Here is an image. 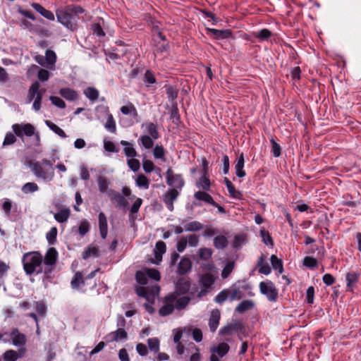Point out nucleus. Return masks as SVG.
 <instances>
[{"mask_svg":"<svg viewBox=\"0 0 361 361\" xmlns=\"http://www.w3.org/2000/svg\"><path fill=\"white\" fill-rule=\"evenodd\" d=\"M192 269V262L188 257H183L178 264L177 274L178 275H185Z\"/></svg>","mask_w":361,"mask_h":361,"instance_id":"f3484780","label":"nucleus"},{"mask_svg":"<svg viewBox=\"0 0 361 361\" xmlns=\"http://www.w3.org/2000/svg\"><path fill=\"white\" fill-rule=\"evenodd\" d=\"M260 236L262 242L267 245H274V242L271 236L270 235L268 231L264 229L260 231Z\"/></svg>","mask_w":361,"mask_h":361,"instance_id":"13d9d810","label":"nucleus"},{"mask_svg":"<svg viewBox=\"0 0 361 361\" xmlns=\"http://www.w3.org/2000/svg\"><path fill=\"white\" fill-rule=\"evenodd\" d=\"M20 357L19 353L14 350H6L3 354V358L7 361H16Z\"/></svg>","mask_w":361,"mask_h":361,"instance_id":"864d4df0","label":"nucleus"},{"mask_svg":"<svg viewBox=\"0 0 361 361\" xmlns=\"http://www.w3.org/2000/svg\"><path fill=\"white\" fill-rule=\"evenodd\" d=\"M260 293L265 295L269 301L276 302L279 297V291L274 283L269 280L262 281L259 285Z\"/></svg>","mask_w":361,"mask_h":361,"instance_id":"0eeeda50","label":"nucleus"},{"mask_svg":"<svg viewBox=\"0 0 361 361\" xmlns=\"http://www.w3.org/2000/svg\"><path fill=\"white\" fill-rule=\"evenodd\" d=\"M271 266L274 269L278 270L279 274H282L283 271V266L281 259H279L275 255H272L270 257Z\"/></svg>","mask_w":361,"mask_h":361,"instance_id":"37998d69","label":"nucleus"},{"mask_svg":"<svg viewBox=\"0 0 361 361\" xmlns=\"http://www.w3.org/2000/svg\"><path fill=\"white\" fill-rule=\"evenodd\" d=\"M160 290V288L158 286H152L151 290L147 293V296L143 297L147 302L153 303L155 299V295H157Z\"/></svg>","mask_w":361,"mask_h":361,"instance_id":"603ef678","label":"nucleus"},{"mask_svg":"<svg viewBox=\"0 0 361 361\" xmlns=\"http://www.w3.org/2000/svg\"><path fill=\"white\" fill-rule=\"evenodd\" d=\"M57 233L56 227H52L47 233L46 238L49 245H54L56 243Z\"/></svg>","mask_w":361,"mask_h":361,"instance_id":"8fccbe9b","label":"nucleus"},{"mask_svg":"<svg viewBox=\"0 0 361 361\" xmlns=\"http://www.w3.org/2000/svg\"><path fill=\"white\" fill-rule=\"evenodd\" d=\"M214 246L218 250H224L228 245V239L223 235H219L214 238Z\"/></svg>","mask_w":361,"mask_h":361,"instance_id":"473e14b6","label":"nucleus"},{"mask_svg":"<svg viewBox=\"0 0 361 361\" xmlns=\"http://www.w3.org/2000/svg\"><path fill=\"white\" fill-rule=\"evenodd\" d=\"M234 267L235 262L233 261L228 262L221 271V277L223 279L228 278L231 273L233 271Z\"/></svg>","mask_w":361,"mask_h":361,"instance_id":"6e6d98bb","label":"nucleus"},{"mask_svg":"<svg viewBox=\"0 0 361 361\" xmlns=\"http://www.w3.org/2000/svg\"><path fill=\"white\" fill-rule=\"evenodd\" d=\"M169 114L170 119L172 121V122L176 125H178V123L180 122V117L177 103H173L171 104Z\"/></svg>","mask_w":361,"mask_h":361,"instance_id":"f704fd0d","label":"nucleus"},{"mask_svg":"<svg viewBox=\"0 0 361 361\" xmlns=\"http://www.w3.org/2000/svg\"><path fill=\"white\" fill-rule=\"evenodd\" d=\"M99 228L101 237L105 239L108 233V224L106 217L103 212L99 214Z\"/></svg>","mask_w":361,"mask_h":361,"instance_id":"412c9836","label":"nucleus"},{"mask_svg":"<svg viewBox=\"0 0 361 361\" xmlns=\"http://www.w3.org/2000/svg\"><path fill=\"white\" fill-rule=\"evenodd\" d=\"M257 266L259 268L260 274L268 275L271 273V269L267 262H264V256L262 255L257 261Z\"/></svg>","mask_w":361,"mask_h":361,"instance_id":"7c9ffc66","label":"nucleus"},{"mask_svg":"<svg viewBox=\"0 0 361 361\" xmlns=\"http://www.w3.org/2000/svg\"><path fill=\"white\" fill-rule=\"evenodd\" d=\"M166 184L176 189H181L185 184L180 174H174L171 168H169L166 172Z\"/></svg>","mask_w":361,"mask_h":361,"instance_id":"6e6552de","label":"nucleus"},{"mask_svg":"<svg viewBox=\"0 0 361 361\" xmlns=\"http://www.w3.org/2000/svg\"><path fill=\"white\" fill-rule=\"evenodd\" d=\"M120 143L124 147L123 152L127 157L134 158L137 156V153L131 143L126 140H121Z\"/></svg>","mask_w":361,"mask_h":361,"instance_id":"c756f323","label":"nucleus"},{"mask_svg":"<svg viewBox=\"0 0 361 361\" xmlns=\"http://www.w3.org/2000/svg\"><path fill=\"white\" fill-rule=\"evenodd\" d=\"M99 256V248L95 246L90 245L82 252V259H87L90 257H98Z\"/></svg>","mask_w":361,"mask_h":361,"instance_id":"58836bf2","label":"nucleus"},{"mask_svg":"<svg viewBox=\"0 0 361 361\" xmlns=\"http://www.w3.org/2000/svg\"><path fill=\"white\" fill-rule=\"evenodd\" d=\"M105 128L109 131L110 133H114L116 131V126L115 120L112 116V114H108L107 120L106 123L104 124Z\"/></svg>","mask_w":361,"mask_h":361,"instance_id":"09e8293b","label":"nucleus"},{"mask_svg":"<svg viewBox=\"0 0 361 361\" xmlns=\"http://www.w3.org/2000/svg\"><path fill=\"white\" fill-rule=\"evenodd\" d=\"M255 306V302L251 300H245L242 301L238 305L235 307V312L238 313L242 314L248 310H252Z\"/></svg>","mask_w":361,"mask_h":361,"instance_id":"c85d7f7f","label":"nucleus"},{"mask_svg":"<svg viewBox=\"0 0 361 361\" xmlns=\"http://www.w3.org/2000/svg\"><path fill=\"white\" fill-rule=\"evenodd\" d=\"M196 185L197 188H202L205 191L209 190L211 182L208 175L202 174Z\"/></svg>","mask_w":361,"mask_h":361,"instance_id":"a19ab883","label":"nucleus"},{"mask_svg":"<svg viewBox=\"0 0 361 361\" xmlns=\"http://www.w3.org/2000/svg\"><path fill=\"white\" fill-rule=\"evenodd\" d=\"M84 12L85 9L82 6L71 4L57 8L56 10V16L57 21L67 30L75 32L78 28V16Z\"/></svg>","mask_w":361,"mask_h":361,"instance_id":"f257e3e1","label":"nucleus"},{"mask_svg":"<svg viewBox=\"0 0 361 361\" xmlns=\"http://www.w3.org/2000/svg\"><path fill=\"white\" fill-rule=\"evenodd\" d=\"M204 228L203 225L197 221H193L186 224L184 226L185 231L195 232L202 230Z\"/></svg>","mask_w":361,"mask_h":361,"instance_id":"c03bdc74","label":"nucleus"},{"mask_svg":"<svg viewBox=\"0 0 361 361\" xmlns=\"http://www.w3.org/2000/svg\"><path fill=\"white\" fill-rule=\"evenodd\" d=\"M45 124L49 128L50 130L54 131L56 134H57L59 136H60L62 138H66L67 137L66 133L62 130L61 128H59L57 125L54 123L52 121L46 120Z\"/></svg>","mask_w":361,"mask_h":361,"instance_id":"ea45409f","label":"nucleus"},{"mask_svg":"<svg viewBox=\"0 0 361 361\" xmlns=\"http://www.w3.org/2000/svg\"><path fill=\"white\" fill-rule=\"evenodd\" d=\"M71 216V210L68 207L62 208L54 214L55 220L59 223H64L68 221Z\"/></svg>","mask_w":361,"mask_h":361,"instance_id":"bb28decb","label":"nucleus"},{"mask_svg":"<svg viewBox=\"0 0 361 361\" xmlns=\"http://www.w3.org/2000/svg\"><path fill=\"white\" fill-rule=\"evenodd\" d=\"M244 164H245V159L243 153H241L238 159L237 162L235 165V174L238 178H243L245 176L246 173L244 171Z\"/></svg>","mask_w":361,"mask_h":361,"instance_id":"393cba45","label":"nucleus"},{"mask_svg":"<svg viewBox=\"0 0 361 361\" xmlns=\"http://www.w3.org/2000/svg\"><path fill=\"white\" fill-rule=\"evenodd\" d=\"M153 155L155 159H160L165 161V149L162 145H157L153 150Z\"/></svg>","mask_w":361,"mask_h":361,"instance_id":"4d7b16f0","label":"nucleus"},{"mask_svg":"<svg viewBox=\"0 0 361 361\" xmlns=\"http://www.w3.org/2000/svg\"><path fill=\"white\" fill-rule=\"evenodd\" d=\"M31 6L37 13H39L46 19L51 21L54 20V14L51 11L47 10L41 4L38 3H32Z\"/></svg>","mask_w":361,"mask_h":361,"instance_id":"6ab92c4d","label":"nucleus"},{"mask_svg":"<svg viewBox=\"0 0 361 361\" xmlns=\"http://www.w3.org/2000/svg\"><path fill=\"white\" fill-rule=\"evenodd\" d=\"M176 296L174 294H169L164 299V305L159 310V314L161 317H165L171 314L175 308L174 302Z\"/></svg>","mask_w":361,"mask_h":361,"instance_id":"1a4fd4ad","label":"nucleus"},{"mask_svg":"<svg viewBox=\"0 0 361 361\" xmlns=\"http://www.w3.org/2000/svg\"><path fill=\"white\" fill-rule=\"evenodd\" d=\"M164 87L166 88V93L168 99L171 101V104L177 103L175 100L177 99L178 95V89L173 85H165Z\"/></svg>","mask_w":361,"mask_h":361,"instance_id":"72a5a7b5","label":"nucleus"},{"mask_svg":"<svg viewBox=\"0 0 361 361\" xmlns=\"http://www.w3.org/2000/svg\"><path fill=\"white\" fill-rule=\"evenodd\" d=\"M215 279L212 274H202L200 278V284L205 288L211 287L214 283Z\"/></svg>","mask_w":361,"mask_h":361,"instance_id":"2f4dec72","label":"nucleus"},{"mask_svg":"<svg viewBox=\"0 0 361 361\" xmlns=\"http://www.w3.org/2000/svg\"><path fill=\"white\" fill-rule=\"evenodd\" d=\"M84 94L90 100L94 102L99 97V91L94 87H89L84 90Z\"/></svg>","mask_w":361,"mask_h":361,"instance_id":"a18cd8bd","label":"nucleus"},{"mask_svg":"<svg viewBox=\"0 0 361 361\" xmlns=\"http://www.w3.org/2000/svg\"><path fill=\"white\" fill-rule=\"evenodd\" d=\"M121 112L124 115H133L134 118H137L138 116L137 111L131 102H128V104L126 106H123L121 107Z\"/></svg>","mask_w":361,"mask_h":361,"instance_id":"c9c22d12","label":"nucleus"},{"mask_svg":"<svg viewBox=\"0 0 361 361\" xmlns=\"http://www.w3.org/2000/svg\"><path fill=\"white\" fill-rule=\"evenodd\" d=\"M136 184L140 188L148 189L149 186V179L143 174H140L136 178Z\"/></svg>","mask_w":361,"mask_h":361,"instance_id":"5fc2aeb1","label":"nucleus"},{"mask_svg":"<svg viewBox=\"0 0 361 361\" xmlns=\"http://www.w3.org/2000/svg\"><path fill=\"white\" fill-rule=\"evenodd\" d=\"M11 336L13 340V343L16 346L25 345L26 342L25 336L23 334L19 333L18 329H13L12 330Z\"/></svg>","mask_w":361,"mask_h":361,"instance_id":"b1692460","label":"nucleus"},{"mask_svg":"<svg viewBox=\"0 0 361 361\" xmlns=\"http://www.w3.org/2000/svg\"><path fill=\"white\" fill-rule=\"evenodd\" d=\"M90 29L92 31L93 35H95L99 37H103L106 35L99 23H92L90 25Z\"/></svg>","mask_w":361,"mask_h":361,"instance_id":"680f3d73","label":"nucleus"},{"mask_svg":"<svg viewBox=\"0 0 361 361\" xmlns=\"http://www.w3.org/2000/svg\"><path fill=\"white\" fill-rule=\"evenodd\" d=\"M241 332L245 331V326L241 322H235L233 323H229L226 326L221 327L219 330V335L225 336H231L233 331H238Z\"/></svg>","mask_w":361,"mask_h":361,"instance_id":"9b49d317","label":"nucleus"},{"mask_svg":"<svg viewBox=\"0 0 361 361\" xmlns=\"http://www.w3.org/2000/svg\"><path fill=\"white\" fill-rule=\"evenodd\" d=\"M136 281L140 285H146L148 283V278L146 271H137L135 274Z\"/></svg>","mask_w":361,"mask_h":361,"instance_id":"e2e57ef3","label":"nucleus"},{"mask_svg":"<svg viewBox=\"0 0 361 361\" xmlns=\"http://www.w3.org/2000/svg\"><path fill=\"white\" fill-rule=\"evenodd\" d=\"M191 283L188 279L181 277L178 279L175 286V292L173 293L176 295H183L189 292Z\"/></svg>","mask_w":361,"mask_h":361,"instance_id":"f8f14e48","label":"nucleus"},{"mask_svg":"<svg viewBox=\"0 0 361 361\" xmlns=\"http://www.w3.org/2000/svg\"><path fill=\"white\" fill-rule=\"evenodd\" d=\"M59 94L62 97L68 101H75L78 99L77 91L68 87L61 88L59 90Z\"/></svg>","mask_w":361,"mask_h":361,"instance_id":"5701e85b","label":"nucleus"},{"mask_svg":"<svg viewBox=\"0 0 361 361\" xmlns=\"http://www.w3.org/2000/svg\"><path fill=\"white\" fill-rule=\"evenodd\" d=\"M22 264L24 271L28 276L34 274H43L42 255L38 251H32L23 254L22 257Z\"/></svg>","mask_w":361,"mask_h":361,"instance_id":"f03ea898","label":"nucleus"},{"mask_svg":"<svg viewBox=\"0 0 361 361\" xmlns=\"http://www.w3.org/2000/svg\"><path fill=\"white\" fill-rule=\"evenodd\" d=\"M230 346L226 343H221L217 346L211 348V353L216 354L219 357H224L229 351Z\"/></svg>","mask_w":361,"mask_h":361,"instance_id":"4be33fe9","label":"nucleus"},{"mask_svg":"<svg viewBox=\"0 0 361 361\" xmlns=\"http://www.w3.org/2000/svg\"><path fill=\"white\" fill-rule=\"evenodd\" d=\"M12 129L14 134L21 139H23L25 135L27 137L35 135L36 140L39 141V134L35 132V128L31 123H16L12 126Z\"/></svg>","mask_w":361,"mask_h":361,"instance_id":"423d86ee","label":"nucleus"},{"mask_svg":"<svg viewBox=\"0 0 361 361\" xmlns=\"http://www.w3.org/2000/svg\"><path fill=\"white\" fill-rule=\"evenodd\" d=\"M179 196V192L176 188L169 189L163 195L162 201L170 212L174 209L173 202Z\"/></svg>","mask_w":361,"mask_h":361,"instance_id":"9d476101","label":"nucleus"},{"mask_svg":"<svg viewBox=\"0 0 361 361\" xmlns=\"http://www.w3.org/2000/svg\"><path fill=\"white\" fill-rule=\"evenodd\" d=\"M198 252H199V257L202 260L207 261V260H209L212 257L213 251L210 248L203 247V248H200Z\"/></svg>","mask_w":361,"mask_h":361,"instance_id":"bf43d9fd","label":"nucleus"},{"mask_svg":"<svg viewBox=\"0 0 361 361\" xmlns=\"http://www.w3.org/2000/svg\"><path fill=\"white\" fill-rule=\"evenodd\" d=\"M190 300L191 298L188 296H183L179 298L178 299L176 298L174 305L175 307L178 310H183L188 306Z\"/></svg>","mask_w":361,"mask_h":361,"instance_id":"79ce46f5","label":"nucleus"},{"mask_svg":"<svg viewBox=\"0 0 361 361\" xmlns=\"http://www.w3.org/2000/svg\"><path fill=\"white\" fill-rule=\"evenodd\" d=\"M147 343L150 350L157 353L159 350V341L157 338H152L147 340Z\"/></svg>","mask_w":361,"mask_h":361,"instance_id":"338daca9","label":"nucleus"},{"mask_svg":"<svg viewBox=\"0 0 361 361\" xmlns=\"http://www.w3.org/2000/svg\"><path fill=\"white\" fill-rule=\"evenodd\" d=\"M127 338L128 333L123 328L118 329L117 330L109 333L106 336L107 342L109 343L114 341L118 342L120 341L126 340Z\"/></svg>","mask_w":361,"mask_h":361,"instance_id":"2eb2a0df","label":"nucleus"},{"mask_svg":"<svg viewBox=\"0 0 361 361\" xmlns=\"http://www.w3.org/2000/svg\"><path fill=\"white\" fill-rule=\"evenodd\" d=\"M221 317L220 311L218 309L213 310L209 319V326L212 332H215L219 324Z\"/></svg>","mask_w":361,"mask_h":361,"instance_id":"a211bd4d","label":"nucleus"},{"mask_svg":"<svg viewBox=\"0 0 361 361\" xmlns=\"http://www.w3.org/2000/svg\"><path fill=\"white\" fill-rule=\"evenodd\" d=\"M44 92L45 90H40L38 94L36 95L35 99H34L32 107L36 111H39L41 109L42 95Z\"/></svg>","mask_w":361,"mask_h":361,"instance_id":"0e129e2a","label":"nucleus"},{"mask_svg":"<svg viewBox=\"0 0 361 361\" xmlns=\"http://www.w3.org/2000/svg\"><path fill=\"white\" fill-rule=\"evenodd\" d=\"M39 190V187L37 183L34 182H29L24 184L21 188V190L25 194L33 193Z\"/></svg>","mask_w":361,"mask_h":361,"instance_id":"de8ad7c7","label":"nucleus"},{"mask_svg":"<svg viewBox=\"0 0 361 361\" xmlns=\"http://www.w3.org/2000/svg\"><path fill=\"white\" fill-rule=\"evenodd\" d=\"M194 197L196 200L203 201L212 206H216V202L214 200L213 197L205 191H197L195 192Z\"/></svg>","mask_w":361,"mask_h":361,"instance_id":"a878e982","label":"nucleus"},{"mask_svg":"<svg viewBox=\"0 0 361 361\" xmlns=\"http://www.w3.org/2000/svg\"><path fill=\"white\" fill-rule=\"evenodd\" d=\"M270 142L271 145V152L273 156L274 157H280L281 154V147L279 144H278L273 137L271 138Z\"/></svg>","mask_w":361,"mask_h":361,"instance_id":"052dcab7","label":"nucleus"},{"mask_svg":"<svg viewBox=\"0 0 361 361\" xmlns=\"http://www.w3.org/2000/svg\"><path fill=\"white\" fill-rule=\"evenodd\" d=\"M27 164L37 178L45 181H51L54 179V169L50 160L47 159H43L41 161L29 160Z\"/></svg>","mask_w":361,"mask_h":361,"instance_id":"7ed1b4c3","label":"nucleus"},{"mask_svg":"<svg viewBox=\"0 0 361 361\" xmlns=\"http://www.w3.org/2000/svg\"><path fill=\"white\" fill-rule=\"evenodd\" d=\"M108 195L113 202H116V207L118 208H126L128 205V200L125 198V197L121 195L120 192L110 190L108 192Z\"/></svg>","mask_w":361,"mask_h":361,"instance_id":"ddd939ff","label":"nucleus"},{"mask_svg":"<svg viewBox=\"0 0 361 361\" xmlns=\"http://www.w3.org/2000/svg\"><path fill=\"white\" fill-rule=\"evenodd\" d=\"M166 251V245L164 241L159 240L156 243L155 248L154 250V255L156 262L152 261V263L158 264L162 260V255Z\"/></svg>","mask_w":361,"mask_h":361,"instance_id":"dca6fc26","label":"nucleus"},{"mask_svg":"<svg viewBox=\"0 0 361 361\" xmlns=\"http://www.w3.org/2000/svg\"><path fill=\"white\" fill-rule=\"evenodd\" d=\"M359 279L360 274L355 271L347 272L345 274V281L348 290L352 291Z\"/></svg>","mask_w":361,"mask_h":361,"instance_id":"aec40b11","label":"nucleus"},{"mask_svg":"<svg viewBox=\"0 0 361 361\" xmlns=\"http://www.w3.org/2000/svg\"><path fill=\"white\" fill-rule=\"evenodd\" d=\"M97 183L99 190L101 192H106V190L108 188L109 183L106 180V178L104 176H99L97 178Z\"/></svg>","mask_w":361,"mask_h":361,"instance_id":"774afa93","label":"nucleus"},{"mask_svg":"<svg viewBox=\"0 0 361 361\" xmlns=\"http://www.w3.org/2000/svg\"><path fill=\"white\" fill-rule=\"evenodd\" d=\"M39 87H40V84L37 81L34 82L31 85V86L30 87V88L28 90V95H27L29 102H32L33 99H35L36 95L38 94V92L40 90Z\"/></svg>","mask_w":361,"mask_h":361,"instance_id":"4c0bfd02","label":"nucleus"},{"mask_svg":"<svg viewBox=\"0 0 361 361\" xmlns=\"http://www.w3.org/2000/svg\"><path fill=\"white\" fill-rule=\"evenodd\" d=\"M207 34L211 35L215 39H224L232 37V31L230 29L217 30L214 28H207Z\"/></svg>","mask_w":361,"mask_h":361,"instance_id":"4468645a","label":"nucleus"},{"mask_svg":"<svg viewBox=\"0 0 361 361\" xmlns=\"http://www.w3.org/2000/svg\"><path fill=\"white\" fill-rule=\"evenodd\" d=\"M153 138L148 135H142L138 139V143L147 149H151L154 146Z\"/></svg>","mask_w":361,"mask_h":361,"instance_id":"e433bc0d","label":"nucleus"},{"mask_svg":"<svg viewBox=\"0 0 361 361\" xmlns=\"http://www.w3.org/2000/svg\"><path fill=\"white\" fill-rule=\"evenodd\" d=\"M85 279L83 278L82 274L79 271L76 272L71 282V286L73 289L78 290L80 287L85 286Z\"/></svg>","mask_w":361,"mask_h":361,"instance_id":"cd10ccee","label":"nucleus"},{"mask_svg":"<svg viewBox=\"0 0 361 361\" xmlns=\"http://www.w3.org/2000/svg\"><path fill=\"white\" fill-rule=\"evenodd\" d=\"M147 133L150 137L154 140H157L159 137V133L157 130V126L154 123H148L146 124Z\"/></svg>","mask_w":361,"mask_h":361,"instance_id":"49530a36","label":"nucleus"},{"mask_svg":"<svg viewBox=\"0 0 361 361\" xmlns=\"http://www.w3.org/2000/svg\"><path fill=\"white\" fill-rule=\"evenodd\" d=\"M303 265L313 269L317 267L318 262L317 259L312 257H305L303 259Z\"/></svg>","mask_w":361,"mask_h":361,"instance_id":"69168bd1","label":"nucleus"},{"mask_svg":"<svg viewBox=\"0 0 361 361\" xmlns=\"http://www.w3.org/2000/svg\"><path fill=\"white\" fill-rule=\"evenodd\" d=\"M143 82L147 87H149L151 85L157 82L156 78L154 77V75L152 71H146L144 75Z\"/></svg>","mask_w":361,"mask_h":361,"instance_id":"3c124183","label":"nucleus"},{"mask_svg":"<svg viewBox=\"0 0 361 361\" xmlns=\"http://www.w3.org/2000/svg\"><path fill=\"white\" fill-rule=\"evenodd\" d=\"M244 296L243 292L237 287L235 284H233L229 288H225L219 292L215 297L214 300L216 303L222 304L227 299L231 301L239 300Z\"/></svg>","mask_w":361,"mask_h":361,"instance_id":"39448f33","label":"nucleus"},{"mask_svg":"<svg viewBox=\"0 0 361 361\" xmlns=\"http://www.w3.org/2000/svg\"><path fill=\"white\" fill-rule=\"evenodd\" d=\"M58 256V252L54 247H49L45 255H42L43 271H44V276L42 277V281L44 283L52 281L54 279L53 271L56 265Z\"/></svg>","mask_w":361,"mask_h":361,"instance_id":"20e7f679","label":"nucleus"}]
</instances>
